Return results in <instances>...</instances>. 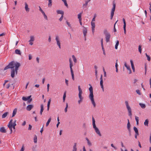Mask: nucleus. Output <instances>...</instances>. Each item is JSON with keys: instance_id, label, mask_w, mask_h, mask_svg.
Listing matches in <instances>:
<instances>
[{"instance_id": "nucleus-1", "label": "nucleus", "mask_w": 151, "mask_h": 151, "mask_svg": "<svg viewBox=\"0 0 151 151\" xmlns=\"http://www.w3.org/2000/svg\"><path fill=\"white\" fill-rule=\"evenodd\" d=\"M20 65L21 64L20 63L17 62H15L14 61H12L4 68V70H5L8 68H11L12 70L14 68V66H15V70L16 73L17 74V72L18 68Z\"/></svg>"}, {"instance_id": "nucleus-2", "label": "nucleus", "mask_w": 151, "mask_h": 151, "mask_svg": "<svg viewBox=\"0 0 151 151\" xmlns=\"http://www.w3.org/2000/svg\"><path fill=\"white\" fill-rule=\"evenodd\" d=\"M89 85L90 86V87L89 88V90L90 91V94L89 96V98L90 99L94 107H95L96 106V104L94 101L93 98L94 96L93 93V87L91 84H89Z\"/></svg>"}, {"instance_id": "nucleus-3", "label": "nucleus", "mask_w": 151, "mask_h": 151, "mask_svg": "<svg viewBox=\"0 0 151 151\" xmlns=\"http://www.w3.org/2000/svg\"><path fill=\"white\" fill-rule=\"evenodd\" d=\"M92 125L93 126V128L94 129V130L97 134L99 136H101V134L100 132L99 129L96 127L95 124V121L93 117H92Z\"/></svg>"}, {"instance_id": "nucleus-4", "label": "nucleus", "mask_w": 151, "mask_h": 151, "mask_svg": "<svg viewBox=\"0 0 151 151\" xmlns=\"http://www.w3.org/2000/svg\"><path fill=\"white\" fill-rule=\"evenodd\" d=\"M69 62L70 63V72L72 76V79L73 80H74V76L73 73V70L72 67L73 66V64L71 58L69 59Z\"/></svg>"}, {"instance_id": "nucleus-5", "label": "nucleus", "mask_w": 151, "mask_h": 151, "mask_svg": "<svg viewBox=\"0 0 151 151\" xmlns=\"http://www.w3.org/2000/svg\"><path fill=\"white\" fill-rule=\"evenodd\" d=\"M125 103L128 112V115L131 118L132 116V110L130 107L129 105L128 101H125Z\"/></svg>"}, {"instance_id": "nucleus-6", "label": "nucleus", "mask_w": 151, "mask_h": 151, "mask_svg": "<svg viewBox=\"0 0 151 151\" xmlns=\"http://www.w3.org/2000/svg\"><path fill=\"white\" fill-rule=\"evenodd\" d=\"M78 90L79 91L78 96L79 99H83V97L82 96V91L80 86H78Z\"/></svg>"}, {"instance_id": "nucleus-7", "label": "nucleus", "mask_w": 151, "mask_h": 151, "mask_svg": "<svg viewBox=\"0 0 151 151\" xmlns=\"http://www.w3.org/2000/svg\"><path fill=\"white\" fill-rule=\"evenodd\" d=\"M55 40L56 41L57 44V45L58 46L59 48L60 49L61 48L60 43V42L59 37L58 36H56Z\"/></svg>"}, {"instance_id": "nucleus-8", "label": "nucleus", "mask_w": 151, "mask_h": 151, "mask_svg": "<svg viewBox=\"0 0 151 151\" xmlns=\"http://www.w3.org/2000/svg\"><path fill=\"white\" fill-rule=\"evenodd\" d=\"M102 75H101L100 77V85L103 92L104 91V86L103 85V80L102 79Z\"/></svg>"}, {"instance_id": "nucleus-9", "label": "nucleus", "mask_w": 151, "mask_h": 151, "mask_svg": "<svg viewBox=\"0 0 151 151\" xmlns=\"http://www.w3.org/2000/svg\"><path fill=\"white\" fill-rule=\"evenodd\" d=\"M8 124H9V125H11V127L13 128L14 129H15V126L16 125V123H13V120L11 119L9 123Z\"/></svg>"}, {"instance_id": "nucleus-10", "label": "nucleus", "mask_w": 151, "mask_h": 151, "mask_svg": "<svg viewBox=\"0 0 151 151\" xmlns=\"http://www.w3.org/2000/svg\"><path fill=\"white\" fill-rule=\"evenodd\" d=\"M91 25L92 26V31L93 34L94 32L95 28V23L94 22H91Z\"/></svg>"}, {"instance_id": "nucleus-11", "label": "nucleus", "mask_w": 151, "mask_h": 151, "mask_svg": "<svg viewBox=\"0 0 151 151\" xmlns=\"http://www.w3.org/2000/svg\"><path fill=\"white\" fill-rule=\"evenodd\" d=\"M105 36L106 41V42L110 41V39L111 37V35L110 34L106 35Z\"/></svg>"}, {"instance_id": "nucleus-12", "label": "nucleus", "mask_w": 151, "mask_h": 151, "mask_svg": "<svg viewBox=\"0 0 151 151\" xmlns=\"http://www.w3.org/2000/svg\"><path fill=\"white\" fill-rule=\"evenodd\" d=\"M124 65L125 67L127 68V70L129 71V74H130L131 73L132 71L131 70L130 68V67L129 66H128L127 65V63H125Z\"/></svg>"}, {"instance_id": "nucleus-13", "label": "nucleus", "mask_w": 151, "mask_h": 151, "mask_svg": "<svg viewBox=\"0 0 151 151\" xmlns=\"http://www.w3.org/2000/svg\"><path fill=\"white\" fill-rule=\"evenodd\" d=\"M123 21L124 23V26H123V28L124 31V34H126V23L125 21V19L124 18H123Z\"/></svg>"}, {"instance_id": "nucleus-14", "label": "nucleus", "mask_w": 151, "mask_h": 151, "mask_svg": "<svg viewBox=\"0 0 151 151\" xmlns=\"http://www.w3.org/2000/svg\"><path fill=\"white\" fill-rule=\"evenodd\" d=\"M15 72H16L15 69L13 68L11 72V76L12 78H14L15 76Z\"/></svg>"}, {"instance_id": "nucleus-15", "label": "nucleus", "mask_w": 151, "mask_h": 151, "mask_svg": "<svg viewBox=\"0 0 151 151\" xmlns=\"http://www.w3.org/2000/svg\"><path fill=\"white\" fill-rule=\"evenodd\" d=\"M33 106L32 105H29L27 107V110L28 111H30L33 108Z\"/></svg>"}, {"instance_id": "nucleus-16", "label": "nucleus", "mask_w": 151, "mask_h": 151, "mask_svg": "<svg viewBox=\"0 0 151 151\" xmlns=\"http://www.w3.org/2000/svg\"><path fill=\"white\" fill-rule=\"evenodd\" d=\"M25 9L27 12H29V8H28V5L26 2L25 3Z\"/></svg>"}, {"instance_id": "nucleus-17", "label": "nucleus", "mask_w": 151, "mask_h": 151, "mask_svg": "<svg viewBox=\"0 0 151 151\" xmlns=\"http://www.w3.org/2000/svg\"><path fill=\"white\" fill-rule=\"evenodd\" d=\"M116 7V4L115 1H114L113 2V8L111 9V11L114 12L115 11Z\"/></svg>"}, {"instance_id": "nucleus-18", "label": "nucleus", "mask_w": 151, "mask_h": 151, "mask_svg": "<svg viewBox=\"0 0 151 151\" xmlns=\"http://www.w3.org/2000/svg\"><path fill=\"white\" fill-rule=\"evenodd\" d=\"M87 31V28L84 27H83V33L84 36H86Z\"/></svg>"}, {"instance_id": "nucleus-19", "label": "nucleus", "mask_w": 151, "mask_h": 151, "mask_svg": "<svg viewBox=\"0 0 151 151\" xmlns=\"http://www.w3.org/2000/svg\"><path fill=\"white\" fill-rule=\"evenodd\" d=\"M40 108H41V109H40V114L41 115L42 114V113L44 110V106H43V104H42L41 105Z\"/></svg>"}, {"instance_id": "nucleus-20", "label": "nucleus", "mask_w": 151, "mask_h": 151, "mask_svg": "<svg viewBox=\"0 0 151 151\" xmlns=\"http://www.w3.org/2000/svg\"><path fill=\"white\" fill-rule=\"evenodd\" d=\"M0 131L3 133H5L6 132V131L4 127H1Z\"/></svg>"}, {"instance_id": "nucleus-21", "label": "nucleus", "mask_w": 151, "mask_h": 151, "mask_svg": "<svg viewBox=\"0 0 151 151\" xmlns=\"http://www.w3.org/2000/svg\"><path fill=\"white\" fill-rule=\"evenodd\" d=\"M130 62H131V66H132V69L133 70V71L134 72V71H135V68H134V64H133V62L132 60H130Z\"/></svg>"}, {"instance_id": "nucleus-22", "label": "nucleus", "mask_w": 151, "mask_h": 151, "mask_svg": "<svg viewBox=\"0 0 151 151\" xmlns=\"http://www.w3.org/2000/svg\"><path fill=\"white\" fill-rule=\"evenodd\" d=\"M17 111V108H15L13 111V113L12 117H13L15 116L16 114Z\"/></svg>"}, {"instance_id": "nucleus-23", "label": "nucleus", "mask_w": 151, "mask_h": 151, "mask_svg": "<svg viewBox=\"0 0 151 151\" xmlns=\"http://www.w3.org/2000/svg\"><path fill=\"white\" fill-rule=\"evenodd\" d=\"M15 53L17 54L21 55V53L20 51L18 49H16L15 50Z\"/></svg>"}, {"instance_id": "nucleus-24", "label": "nucleus", "mask_w": 151, "mask_h": 151, "mask_svg": "<svg viewBox=\"0 0 151 151\" xmlns=\"http://www.w3.org/2000/svg\"><path fill=\"white\" fill-rule=\"evenodd\" d=\"M85 139L87 142V144L89 146H91V143L90 140H89L88 139L87 137H86Z\"/></svg>"}, {"instance_id": "nucleus-25", "label": "nucleus", "mask_w": 151, "mask_h": 151, "mask_svg": "<svg viewBox=\"0 0 151 151\" xmlns=\"http://www.w3.org/2000/svg\"><path fill=\"white\" fill-rule=\"evenodd\" d=\"M133 129L135 132V134H139L138 130L137 127H133Z\"/></svg>"}, {"instance_id": "nucleus-26", "label": "nucleus", "mask_w": 151, "mask_h": 151, "mask_svg": "<svg viewBox=\"0 0 151 151\" xmlns=\"http://www.w3.org/2000/svg\"><path fill=\"white\" fill-rule=\"evenodd\" d=\"M139 104L141 106V108H142V109H144L146 107V105L144 104L139 103Z\"/></svg>"}, {"instance_id": "nucleus-27", "label": "nucleus", "mask_w": 151, "mask_h": 151, "mask_svg": "<svg viewBox=\"0 0 151 151\" xmlns=\"http://www.w3.org/2000/svg\"><path fill=\"white\" fill-rule=\"evenodd\" d=\"M72 58H73V60L75 64L76 63H77V59H76V58L75 57V56L74 55H72Z\"/></svg>"}, {"instance_id": "nucleus-28", "label": "nucleus", "mask_w": 151, "mask_h": 151, "mask_svg": "<svg viewBox=\"0 0 151 151\" xmlns=\"http://www.w3.org/2000/svg\"><path fill=\"white\" fill-rule=\"evenodd\" d=\"M48 1V6L49 7H51L52 5V0H47Z\"/></svg>"}, {"instance_id": "nucleus-29", "label": "nucleus", "mask_w": 151, "mask_h": 151, "mask_svg": "<svg viewBox=\"0 0 151 151\" xmlns=\"http://www.w3.org/2000/svg\"><path fill=\"white\" fill-rule=\"evenodd\" d=\"M83 12L80 13L78 15V18L79 19V20H82L81 15L82 14Z\"/></svg>"}, {"instance_id": "nucleus-30", "label": "nucleus", "mask_w": 151, "mask_h": 151, "mask_svg": "<svg viewBox=\"0 0 151 151\" xmlns=\"http://www.w3.org/2000/svg\"><path fill=\"white\" fill-rule=\"evenodd\" d=\"M57 12L58 14H60L62 15L64 14V12L62 11L58 10L57 11Z\"/></svg>"}, {"instance_id": "nucleus-31", "label": "nucleus", "mask_w": 151, "mask_h": 151, "mask_svg": "<svg viewBox=\"0 0 151 151\" xmlns=\"http://www.w3.org/2000/svg\"><path fill=\"white\" fill-rule=\"evenodd\" d=\"M35 40L34 37L33 36H30V39L29 42H33Z\"/></svg>"}, {"instance_id": "nucleus-32", "label": "nucleus", "mask_w": 151, "mask_h": 151, "mask_svg": "<svg viewBox=\"0 0 151 151\" xmlns=\"http://www.w3.org/2000/svg\"><path fill=\"white\" fill-rule=\"evenodd\" d=\"M8 114V112H6L4 114L2 115V118H4L6 117L7 116Z\"/></svg>"}, {"instance_id": "nucleus-33", "label": "nucleus", "mask_w": 151, "mask_h": 151, "mask_svg": "<svg viewBox=\"0 0 151 151\" xmlns=\"http://www.w3.org/2000/svg\"><path fill=\"white\" fill-rule=\"evenodd\" d=\"M149 121L148 119L145 120V122H144V124L145 126H148V124Z\"/></svg>"}, {"instance_id": "nucleus-34", "label": "nucleus", "mask_w": 151, "mask_h": 151, "mask_svg": "<svg viewBox=\"0 0 151 151\" xmlns=\"http://www.w3.org/2000/svg\"><path fill=\"white\" fill-rule=\"evenodd\" d=\"M51 119L50 117V118L49 119H48V120L47 122V123H46V127H47L48 126V125L49 124V123H50V122L51 121Z\"/></svg>"}, {"instance_id": "nucleus-35", "label": "nucleus", "mask_w": 151, "mask_h": 151, "mask_svg": "<svg viewBox=\"0 0 151 151\" xmlns=\"http://www.w3.org/2000/svg\"><path fill=\"white\" fill-rule=\"evenodd\" d=\"M7 126L9 128V129L10 130V134H12V127H11V125H9V124H8L7 125Z\"/></svg>"}, {"instance_id": "nucleus-36", "label": "nucleus", "mask_w": 151, "mask_h": 151, "mask_svg": "<svg viewBox=\"0 0 151 151\" xmlns=\"http://www.w3.org/2000/svg\"><path fill=\"white\" fill-rule=\"evenodd\" d=\"M128 123L127 124V129H129V128H130V124L129 122V119H127Z\"/></svg>"}, {"instance_id": "nucleus-37", "label": "nucleus", "mask_w": 151, "mask_h": 151, "mask_svg": "<svg viewBox=\"0 0 151 151\" xmlns=\"http://www.w3.org/2000/svg\"><path fill=\"white\" fill-rule=\"evenodd\" d=\"M119 41L118 40H117V41H116V45H115V49H117V48H118V45H119Z\"/></svg>"}, {"instance_id": "nucleus-38", "label": "nucleus", "mask_w": 151, "mask_h": 151, "mask_svg": "<svg viewBox=\"0 0 151 151\" xmlns=\"http://www.w3.org/2000/svg\"><path fill=\"white\" fill-rule=\"evenodd\" d=\"M37 138L36 135H35L34 138V142L35 143H36L37 142Z\"/></svg>"}, {"instance_id": "nucleus-39", "label": "nucleus", "mask_w": 151, "mask_h": 151, "mask_svg": "<svg viewBox=\"0 0 151 151\" xmlns=\"http://www.w3.org/2000/svg\"><path fill=\"white\" fill-rule=\"evenodd\" d=\"M104 33L105 34V35L107 34L108 35L110 34V33L108 32L107 30L106 29H104Z\"/></svg>"}, {"instance_id": "nucleus-40", "label": "nucleus", "mask_w": 151, "mask_h": 151, "mask_svg": "<svg viewBox=\"0 0 151 151\" xmlns=\"http://www.w3.org/2000/svg\"><path fill=\"white\" fill-rule=\"evenodd\" d=\"M76 143H75L73 146V149L72 151H76Z\"/></svg>"}, {"instance_id": "nucleus-41", "label": "nucleus", "mask_w": 151, "mask_h": 151, "mask_svg": "<svg viewBox=\"0 0 151 151\" xmlns=\"http://www.w3.org/2000/svg\"><path fill=\"white\" fill-rule=\"evenodd\" d=\"M145 55H146V56L147 57V60L149 61H150V60H151V58H150V57L149 55H147V54L146 53H145Z\"/></svg>"}, {"instance_id": "nucleus-42", "label": "nucleus", "mask_w": 151, "mask_h": 151, "mask_svg": "<svg viewBox=\"0 0 151 151\" xmlns=\"http://www.w3.org/2000/svg\"><path fill=\"white\" fill-rule=\"evenodd\" d=\"M42 14H43V15L44 16V18L46 20H48L47 17V15L45 14L44 12H43V13H42Z\"/></svg>"}, {"instance_id": "nucleus-43", "label": "nucleus", "mask_w": 151, "mask_h": 151, "mask_svg": "<svg viewBox=\"0 0 151 151\" xmlns=\"http://www.w3.org/2000/svg\"><path fill=\"white\" fill-rule=\"evenodd\" d=\"M66 96V92H65L64 93V95L63 96V102H64L65 100Z\"/></svg>"}, {"instance_id": "nucleus-44", "label": "nucleus", "mask_w": 151, "mask_h": 151, "mask_svg": "<svg viewBox=\"0 0 151 151\" xmlns=\"http://www.w3.org/2000/svg\"><path fill=\"white\" fill-rule=\"evenodd\" d=\"M138 50L139 52L141 53L142 52V48H141V45H139L138 47Z\"/></svg>"}, {"instance_id": "nucleus-45", "label": "nucleus", "mask_w": 151, "mask_h": 151, "mask_svg": "<svg viewBox=\"0 0 151 151\" xmlns=\"http://www.w3.org/2000/svg\"><path fill=\"white\" fill-rule=\"evenodd\" d=\"M68 104L67 103H66V107L65 108V112H66L67 111V109H68Z\"/></svg>"}, {"instance_id": "nucleus-46", "label": "nucleus", "mask_w": 151, "mask_h": 151, "mask_svg": "<svg viewBox=\"0 0 151 151\" xmlns=\"http://www.w3.org/2000/svg\"><path fill=\"white\" fill-rule=\"evenodd\" d=\"M136 91L137 94L139 95H141V94L140 92V91L139 90H137Z\"/></svg>"}, {"instance_id": "nucleus-47", "label": "nucleus", "mask_w": 151, "mask_h": 151, "mask_svg": "<svg viewBox=\"0 0 151 151\" xmlns=\"http://www.w3.org/2000/svg\"><path fill=\"white\" fill-rule=\"evenodd\" d=\"M51 101V100L50 99L48 102L47 106H50Z\"/></svg>"}, {"instance_id": "nucleus-48", "label": "nucleus", "mask_w": 151, "mask_h": 151, "mask_svg": "<svg viewBox=\"0 0 151 151\" xmlns=\"http://www.w3.org/2000/svg\"><path fill=\"white\" fill-rule=\"evenodd\" d=\"M118 21V20H117L116 22H115V23L114 24V32H116V29L115 28V24H116V23H117V22Z\"/></svg>"}, {"instance_id": "nucleus-49", "label": "nucleus", "mask_w": 151, "mask_h": 151, "mask_svg": "<svg viewBox=\"0 0 151 151\" xmlns=\"http://www.w3.org/2000/svg\"><path fill=\"white\" fill-rule=\"evenodd\" d=\"M88 1H86L85 2V3L83 5V6H85L86 7L88 5Z\"/></svg>"}, {"instance_id": "nucleus-50", "label": "nucleus", "mask_w": 151, "mask_h": 151, "mask_svg": "<svg viewBox=\"0 0 151 151\" xmlns=\"http://www.w3.org/2000/svg\"><path fill=\"white\" fill-rule=\"evenodd\" d=\"M22 99L24 101H27V98L25 97H23L22 98Z\"/></svg>"}, {"instance_id": "nucleus-51", "label": "nucleus", "mask_w": 151, "mask_h": 151, "mask_svg": "<svg viewBox=\"0 0 151 151\" xmlns=\"http://www.w3.org/2000/svg\"><path fill=\"white\" fill-rule=\"evenodd\" d=\"M66 22L68 26L70 28H71V25L70 24V23L69 22H68L67 21H66Z\"/></svg>"}, {"instance_id": "nucleus-52", "label": "nucleus", "mask_w": 151, "mask_h": 151, "mask_svg": "<svg viewBox=\"0 0 151 151\" xmlns=\"http://www.w3.org/2000/svg\"><path fill=\"white\" fill-rule=\"evenodd\" d=\"M32 126L30 124H29L28 129L29 130H31L32 129Z\"/></svg>"}, {"instance_id": "nucleus-53", "label": "nucleus", "mask_w": 151, "mask_h": 151, "mask_svg": "<svg viewBox=\"0 0 151 151\" xmlns=\"http://www.w3.org/2000/svg\"><path fill=\"white\" fill-rule=\"evenodd\" d=\"M47 91L48 92L49 90V87H50V84H47Z\"/></svg>"}, {"instance_id": "nucleus-54", "label": "nucleus", "mask_w": 151, "mask_h": 151, "mask_svg": "<svg viewBox=\"0 0 151 151\" xmlns=\"http://www.w3.org/2000/svg\"><path fill=\"white\" fill-rule=\"evenodd\" d=\"M139 118L138 117H137L136 116H135V119L136 122L139 121Z\"/></svg>"}, {"instance_id": "nucleus-55", "label": "nucleus", "mask_w": 151, "mask_h": 151, "mask_svg": "<svg viewBox=\"0 0 151 151\" xmlns=\"http://www.w3.org/2000/svg\"><path fill=\"white\" fill-rule=\"evenodd\" d=\"M24 145H23L22 146V148L21 150H20V151H24Z\"/></svg>"}, {"instance_id": "nucleus-56", "label": "nucleus", "mask_w": 151, "mask_h": 151, "mask_svg": "<svg viewBox=\"0 0 151 151\" xmlns=\"http://www.w3.org/2000/svg\"><path fill=\"white\" fill-rule=\"evenodd\" d=\"M63 17V15H62L61 17H60V18L59 19V20L60 21H61Z\"/></svg>"}, {"instance_id": "nucleus-57", "label": "nucleus", "mask_w": 151, "mask_h": 151, "mask_svg": "<svg viewBox=\"0 0 151 151\" xmlns=\"http://www.w3.org/2000/svg\"><path fill=\"white\" fill-rule=\"evenodd\" d=\"M39 10L41 12V13H43V12H44L42 9L41 8V7L40 6H39Z\"/></svg>"}, {"instance_id": "nucleus-58", "label": "nucleus", "mask_w": 151, "mask_h": 151, "mask_svg": "<svg viewBox=\"0 0 151 151\" xmlns=\"http://www.w3.org/2000/svg\"><path fill=\"white\" fill-rule=\"evenodd\" d=\"M43 127L44 125H43L42 127L41 128V129L40 131L41 134H42V132L43 131Z\"/></svg>"}, {"instance_id": "nucleus-59", "label": "nucleus", "mask_w": 151, "mask_h": 151, "mask_svg": "<svg viewBox=\"0 0 151 151\" xmlns=\"http://www.w3.org/2000/svg\"><path fill=\"white\" fill-rule=\"evenodd\" d=\"M51 36H49V38H48V42H50L51 41Z\"/></svg>"}, {"instance_id": "nucleus-60", "label": "nucleus", "mask_w": 151, "mask_h": 151, "mask_svg": "<svg viewBox=\"0 0 151 151\" xmlns=\"http://www.w3.org/2000/svg\"><path fill=\"white\" fill-rule=\"evenodd\" d=\"M65 83H66V85L67 86H68V81L67 80L65 79Z\"/></svg>"}, {"instance_id": "nucleus-61", "label": "nucleus", "mask_w": 151, "mask_h": 151, "mask_svg": "<svg viewBox=\"0 0 151 151\" xmlns=\"http://www.w3.org/2000/svg\"><path fill=\"white\" fill-rule=\"evenodd\" d=\"M65 5L67 7H68V4L67 3V1L64 2Z\"/></svg>"}, {"instance_id": "nucleus-62", "label": "nucleus", "mask_w": 151, "mask_h": 151, "mask_svg": "<svg viewBox=\"0 0 151 151\" xmlns=\"http://www.w3.org/2000/svg\"><path fill=\"white\" fill-rule=\"evenodd\" d=\"M32 58V57L30 54L29 55V60H31Z\"/></svg>"}, {"instance_id": "nucleus-63", "label": "nucleus", "mask_w": 151, "mask_h": 151, "mask_svg": "<svg viewBox=\"0 0 151 151\" xmlns=\"http://www.w3.org/2000/svg\"><path fill=\"white\" fill-rule=\"evenodd\" d=\"M83 99H80L78 101V103L79 104H80L81 103Z\"/></svg>"}, {"instance_id": "nucleus-64", "label": "nucleus", "mask_w": 151, "mask_h": 151, "mask_svg": "<svg viewBox=\"0 0 151 151\" xmlns=\"http://www.w3.org/2000/svg\"><path fill=\"white\" fill-rule=\"evenodd\" d=\"M26 122L24 121L22 124V125L23 126H24L26 124Z\"/></svg>"}]
</instances>
